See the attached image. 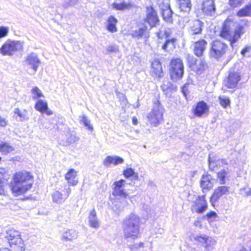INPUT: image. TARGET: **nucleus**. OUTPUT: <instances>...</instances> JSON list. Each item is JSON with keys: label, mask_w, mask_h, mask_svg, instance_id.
<instances>
[{"label": "nucleus", "mask_w": 251, "mask_h": 251, "mask_svg": "<svg viewBox=\"0 0 251 251\" xmlns=\"http://www.w3.org/2000/svg\"><path fill=\"white\" fill-rule=\"evenodd\" d=\"M70 185L67 184H64V188L62 190L63 192V195L66 199H67V198L69 197L72 191L71 188L70 187Z\"/></svg>", "instance_id": "8fccbe9b"}, {"label": "nucleus", "mask_w": 251, "mask_h": 251, "mask_svg": "<svg viewBox=\"0 0 251 251\" xmlns=\"http://www.w3.org/2000/svg\"><path fill=\"white\" fill-rule=\"evenodd\" d=\"M238 17H251V2L240 9L237 13Z\"/></svg>", "instance_id": "f704fd0d"}, {"label": "nucleus", "mask_w": 251, "mask_h": 251, "mask_svg": "<svg viewBox=\"0 0 251 251\" xmlns=\"http://www.w3.org/2000/svg\"><path fill=\"white\" fill-rule=\"evenodd\" d=\"M196 205L193 207L194 210L198 213H202L207 208V203L205 196H199L195 201Z\"/></svg>", "instance_id": "aec40b11"}, {"label": "nucleus", "mask_w": 251, "mask_h": 251, "mask_svg": "<svg viewBox=\"0 0 251 251\" xmlns=\"http://www.w3.org/2000/svg\"><path fill=\"white\" fill-rule=\"evenodd\" d=\"M214 182L215 179L210 175L207 173L203 174L200 182L201 187L202 191H204V190H209L211 189L213 186Z\"/></svg>", "instance_id": "2eb2a0df"}, {"label": "nucleus", "mask_w": 251, "mask_h": 251, "mask_svg": "<svg viewBox=\"0 0 251 251\" xmlns=\"http://www.w3.org/2000/svg\"><path fill=\"white\" fill-rule=\"evenodd\" d=\"M229 187L226 186L218 187L215 189L213 195L211 197L210 201L213 205L217 202L223 195L226 194L229 192Z\"/></svg>", "instance_id": "4468645a"}, {"label": "nucleus", "mask_w": 251, "mask_h": 251, "mask_svg": "<svg viewBox=\"0 0 251 251\" xmlns=\"http://www.w3.org/2000/svg\"><path fill=\"white\" fill-rule=\"evenodd\" d=\"M127 204V201L126 199L120 198L116 199L113 202L112 207V210L116 214H119L122 212L125 207Z\"/></svg>", "instance_id": "4be33fe9"}, {"label": "nucleus", "mask_w": 251, "mask_h": 251, "mask_svg": "<svg viewBox=\"0 0 251 251\" xmlns=\"http://www.w3.org/2000/svg\"><path fill=\"white\" fill-rule=\"evenodd\" d=\"M79 140V138L75 133H68L67 135V142L69 144H73Z\"/></svg>", "instance_id": "c03bdc74"}, {"label": "nucleus", "mask_w": 251, "mask_h": 251, "mask_svg": "<svg viewBox=\"0 0 251 251\" xmlns=\"http://www.w3.org/2000/svg\"><path fill=\"white\" fill-rule=\"evenodd\" d=\"M8 124V121L0 115V126L5 127Z\"/></svg>", "instance_id": "864d4df0"}, {"label": "nucleus", "mask_w": 251, "mask_h": 251, "mask_svg": "<svg viewBox=\"0 0 251 251\" xmlns=\"http://www.w3.org/2000/svg\"><path fill=\"white\" fill-rule=\"evenodd\" d=\"M32 97L34 100L43 97L44 95L42 91L37 87H34L31 89Z\"/></svg>", "instance_id": "37998d69"}, {"label": "nucleus", "mask_w": 251, "mask_h": 251, "mask_svg": "<svg viewBox=\"0 0 251 251\" xmlns=\"http://www.w3.org/2000/svg\"><path fill=\"white\" fill-rule=\"evenodd\" d=\"M240 194L243 197L251 196V188L244 187L240 189Z\"/></svg>", "instance_id": "3c124183"}, {"label": "nucleus", "mask_w": 251, "mask_h": 251, "mask_svg": "<svg viewBox=\"0 0 251 251\" xmlns=\"http://www.w3.org/2000/svg\"><path fill=\"white\" fill-rule=\"evenodd\" d=\"M171 34V30L168 29L164 31V35L165 36L166 38H168Z\"/></svg>", "instance_id": "bf43d9fd"}, {"label": "nucleus", "mask_w": 251, "mask_h": 251, "mask_svg": "<svg viewBox=\"0 0 251 251\" xmlns=\"http://www.w3.org/2000/svg\"><path fill=\"white\" fill-rule=\"evenodd\" d=\"M170 74L172 79L176 81L181 78L184 74L182 61L179 58L173 59L171 63Z\"/></svg>", "instance_id": "423d86ee"}, {"label": "nucleus", "mask_w": 251, "mask_h": 251, "mask_svg": "<svg viewBox=\"0 0 251 251\" xmlns=\"http://www.w3.org/2000/svg\"><path fill=\"white\" fill-rule=\"evenodd\" d=\"M176 41L175 38L167 39L164 44L162 46V49L164 50L168 49H172L175 47V43Z\"/></svg>", "instance_id": "ea45409f"}, {"label": "nucleus", "mask_w": 251, "mask_h": 251, "mask_svg": "<svg viewBox=\"0 0 251 251\" xmlns=\"http://www.w3.org/2000/svg\"><path fill=\"white\" fill-rule=\"evenodd\" d=\"M33 183V176L30 173L20 171L13 176L11 190L15 196L24 195L31 188Z\"/></svg>", "instance_id": "f257e3e1"}, {"label": "nucleus", "mask_w": 251, "mask_h": 251, "mask_svg": "<svg viewBox=\"0 0 251 251\" xmlns=\"http://www.w3.org/2000/svg\"><path fill=\"white\" fill-rule=\"evenodd\" d=\"M112 5L113 7L116 10H124L131 8L134 6V4L131 2H123L120 3L115 2Z\"/></svg>", "instance_id": "72a5a7b5"}, {"label": "nucleus", "mask_w": 251, "mask_h": 251, "mask_svg": "<svg viewBox=\"0 0 251 251\" xmlns=\"http://www.w3.org/2000/svg\"><path fill=\"white\" fill-rule=\"evenodd\" d=\"M77 1L78 0H70V2L64 3L63 6L64 7H68L69 6H74L76 4Z\"/></svg>", "instance_id": "5fc2aeb1"}, {"label": "nucleus", "mask_w": 251, "mask_h": 251, "mask_svg": "<svg viewBox=\"0 0 251 251\" xmlns=\"http://www.w3.org/2000/svg\"><path fill=\"white\" fill-rule=\"evenodd\" d=\"M229 177V172L227 170L223 169L217 173V180L221 184H225Z\"/></svg>", "instance_id": "473e14b6"}, {"label": "nucleus", "mask_w": 251, "mask_h": 251, "mask_svg": "<svg viewBox=\"0 0 251 251\" xmlns=\"http://www.w3.org/2000/svg\"><path fill=\"white\" fill-rule=\"evenodd\" d=\"M207 45V42L204 39H201L196 42L194 45V53L198 57H201Z\"/></svg>", "instance_id": "f3484780"}, {"label": "nucleus", "mask_w": 251, "mask_h": 251, "mask_svg": "<svg viewBox=\"0 0 251 251\" xmlns=\"http://www.w3.org/2000/svg\"><path fill=\"white\" fill-rule=\"evenodd\" d=\"M241 79L240 73L238 72L229 71L227 78L225 80V86L228 88H235Z\"/></svg>", "instance_id": "9b49d317"}, {"label": "nucleus", "mask_w": 251, "mask_h": 251, "mask_svg": "<svg viewBox=\"0 0 251 251\" xmlns=\"http://www.w3.org/2000/svg\"><path fill=\"white\" fill-rule=\"evenodd\" d=\"M89 224L90 226L94 228H98L100 226V222L97 217L96 211L93 210L91 211L88 217Z\"/></svg>", "instance_id": "7c9ffc66"}, {"label": "nucleus", "mask_w": 251, "mask_h": 251, "mask_svg": "<svg viewBox=\"0 0 251 251\" xmlns=\"http://www.w3.org/2000/svg\"><path fill=\"white\" fill-rule=\"evenodd\" d=\"M9 31V28L7 26H0V39L7 36Z\"/></svg>", "instance_id": "de8ad7c7"}, {"label": "nucleus", "mask_w": 251, "mask_h": 251, "mask_svg": "<svg viewBox=\"0 0 251 251\" xmlns=\"http://www.w3.org/2000/svg\"><path fill=\"white\" fill-rule=\"evenodd\" d=\"M195 240L200 243L207 251H212L216 245V241L211 237L205 235L197 236Z\"/></svg>", "instance_id": "1a4fd4ad"}, {"label": "nucleus", "mask_w": 251, "mask_h": 251, "mask_svg": "<svg viewBox=\"0 0 251 251\" xmlns=\"http://www.w3.org/2000/svg\"><path fill=\"white\" fill-rule=\"evenodd\" d=\"M123 174L124 176L126 178H128L132 176L136 178L138 177L137 174L135 173L134 170L131 168H127L126 170H124Z\"/></svg>", "instance_id": "a18cd8bd"}, {"label": "nucleus", "mask_w": 251, "mask_h": 251, "mask_svg": "<svg viewBox=\"0 0 251 251\" xmlns=\"http://www.w3.org/2000/svg\"><path fill=\"white\" fill-rule=\"evenodd\" d=\"M160 7L163 19L167 22H172V15L173 12L171 9L170 5L166 3L165 5L163 4V5H160Z\"/></svg>", "instance_id": "a878e982"}, {"label": "nucleus", "mask_w": 251, "mask_h": 251, "mask_svg": "<svg viewBox=\"0 0 251 251\" xmlns=\"http://www.w3.org/2000/svg\"><path fill=\"white\" fill-rule=\"evenodd\" d=\"M185 86L183 87L182 88V91L184 95H185Z\"/></svg>", "instance_id": "69168bd1"}, {"label": "nucleus", "mask_w": 251, "mask_h": 251, "mask_svg": "<svg viewBox=\"0 0 251 251\" xmlns=\"http://www.w3.org/2000/svg\"><path fill=\"white\" fill-rule=\"evenodd\" d=\"M209 169L211 170H215L216 168L223 167L226 165V161L225 159H220L212 153H210L208 158Z\"/></svg>", "instance_id": "ddd939ff"}, {"label": "nucleus", "mask_w": 251, "mask_h": 251, "mask_svg": "<svg viewBox=\"0 0 251 251\" xmlns=\"http://www.w3.org/2000/svg\"><path fill=\"white\" fill-rule=\"evenodd\" d=\"M14 113L20 118V121L28 120L29 119L27 116V111L25 109L21 111L19 108H16L14 109Z\"/></svg>", "instance_id": "e433bc0d"}, {"label": "nucleus", "mask_w": 251, "mask_h": 251, "mask_svg": "<svg viewBox=\"0 0 251 251\" xmlns=\"http://www.w3.org/2000/svg\"><path fill=\"white\" fill-rule=\"evenodd\" d=\"M126 181L120 179L115 181L112 185V195L115 197H120V198L126 199L128 197V193L125 189Z\"/></svg>", "instance_id": "6e6552de"}, {"label": "nucleus", "mask_w": 251, "mask_h": 251, "mask_svg": "<svg viewBox=\"0 0 251 251\" xmlns=\"http://www.w3.org/2000/svg\"><path fill=\"white\" fill-rule=\"evenodd\" d=\"M6 238L10 247L15 251H23L25 247L20 232L13 229L8 230L6 232Z\"/></svg>", "instance_id": "20e7f679"}, {"label": "nucleus", "mask_w": 251, "mask_h": 251, "mask_svg": "<svg viewBox=\"0 0 251 251\" xmlns=\"http://www.w3.org/2000/svg\"><path fill=\"white\" fill-rule=\"evenodd\" d=\"M227 49V45L219 41H213L210 50V55L215 59H218L223 56Z\"/></svg>", "instance_id": "0eeeda50"}, {"label": "nucleus", "mask_w": 251, "mask_h": 251, "mask_svg": "<svg viewBox=\"0 0 251 251\" xmlns=\"http://www.w3.org/2000/svg\"><path fill=\"white\" fill-rule=\"evenodd\" d=\"M35 107L37 111L41 113L45 112L48 108L47 103L42 100H38L35 104Z\"/></svg>", "instance_id": "58836bf2"}, {"label": "nucleus", "mask_w": 251, "mask_h": 251, "mask_svg": "<svg viewBox=\"0 0 251 251\" xmlns=\"http://www.w3.org/2000/svg\"><path fill=\"white\" fill-rule=\"evenodd\" d=\"M143 244L144 243H142V242H141L139 244V245H138V247H143Z\"/></svg>", "instance_id": "0e129e2a"}, {"label": "nucleus", "mask_w": 251, "mask_h": 251, "mask_svg": "<svg viewBox=\"0 0 251 251\" xmlns=\"http://www.w3.org/2000/svg\"><path fill=\"white\" fill-rule=\"evenodd\" d=\"M24 42L8 39L0 48V53L3 55L12 56L23 48Z\"/></svg>", "instance_id": "39448f33"}, {"label": "nucleus", "mask_w": 251, "mask_h": 251, "mask_svg": "<svg viewBox=\"0 0 251 251\" xmlns=\"http://www.w3.org/2000/svg\"><path fill=\"white\" fill-rule=\"evenodd\" d=\"M233 24V23L231 21L229 20H226L224 23L221 32L222 37L228 39L230 41L232 47H233L234 44L240 38L241 35L244 33V27L242 25H238L236 27L234 32H231L230 26Z\"/></svg>", "instance_id": "f03ea898"}, {"label": "nucleus", "mask_w": 251, "mask_h": 251, "mask_svg": "<svg viewBox=\"0 0 251 251\" xmlns=\"http://www.w3.org/2000/svg\"><path fill=\"white\" fill-rule=\"evenodd\" d=\"M124 159L119 156H107L103 160V164L106 167H109L111 164L116 166L123 163Z\"/></svg>", "instance_id": "b1692460"}, {"label": "nucleus", "mask_w": 251, "mask_h": 251, "mask_svg": "<svg viewBox=\"0 0 251 251\" xmlns=\"http://www.w3.org/2000/svg\"><path fill=\"white\" fill-rule=\"evenodd\" d=\"M131 35L133 37L140 39L141 38H147L148 37L147 27L145 25L139 27L138 29L132 32Z\"/></svg>", "instance_id": "c85d7f7f"}, {"label": "nucleus", "mask_w": 251, "mask_h": 251, "mask_svg": "<svg viewBox=\"0 0 251 251\" xmlns=\"http://www.w3.org/2000/svg\"><path fill=\"white\" fill-rule=\"evenodd\" d=\"M214 0H203L202 10L207 15H212L215 12Z\"/></svg>", "instance_id": "412c9836"}, {"label": "nucleus", "mask_w": 251, "mask_h": 251, "mask_svg": "<svg viewBox=\"0 0 251 251\" xmlns=\"http://www.w3.org/2000/svg\"><path fill=\"white\" fill-rule=\"evenodd\" d=\"M132 122L134 125H136L137 124V119L134 117L133 118Z\"/></svg>", "instance_id": "e2e57ef3"}, {"label": "nucleus", "mask_w": 251, "mask_h": 251, "mask_svg": "<svg viewBox=\"0 0 251 251\" xmlns=\"http://www.w3.org/2000/svg\"><path fill=\"white\" fill-rule=\"evenodd\" d=\"M108 50L109 52H116L118 50V47L115 45H110L108 47Z\"/></svg>", "instance_id": "4d7b16f0"}, {"label": "nucleus", "mask_w": 251, "mask_h": 251, "mask_svg": "<svg viewBox=\"0 0 251 251\" xmlns=\"http://www.w3.org/2000/svg\"><path fill=\"white\" fill-rule=\"evenodd\" d=\"M117 20L113 16H110L108 20L107 29L111 32H115L117 31L116 24Z\"/></svg>", "instance_id": "4c0bfd02"}, {"label": "nucleus", "mask_w": 251, "mask_h": 251, "mask_svg": "<svg viewBox=\"0 0 251 251\" xmlns=\"http://www.w3.org/2000/svg\"><path fill=\"white\" fill-rule=\"evenodd\" d=\"M125 237L126 238H131L135 239L138 238L140 234V228L127 226H123Z\"/></svg>", "instance_id": "dca6fc26"}, {"label": "nucleus", "mask_w": 251, "mask_h": 251, "mask_svg": "<svg viewBox=\"0 0 251 251\" xmlns=\"http://www.w3.org/2000/svg\"><path fill=\"white\" fill-rule=\"evenodd\" d=\"M216 216V213L215 212H211L207 214V216L209 218H211Z\"/></svg>", "instance_id": "13d9d810"}, {"label": "nucleus", "mask_w": 251, "mask_h": 251, "mask_svg": "<svg viewBox=\"0 0 251 251\" xmlns=\"http://www.w3.org/2000/svg\"><path fill=\"white\" fill-rule=\"evenodd\" d=\"M5 170L3 168H0V174H2L3 175L5 174Z\"/></svg>", "instance_id": "052dcab7"}, {"label": "nucleus", "mask_w": 251, "mask_h": 251, "mask_svg": "<svg viewBox=\"0 0 251 251\" xmlns=\"http://www.w3.org/2000/svg\"><path fill=\"white\" fill-rule=\"evenodd\" d=\"M244 0H228L229 5L232 8L237 7L240 6Z\"/></svg>", "instance_id": "09e8293b"}, {"label": "nucleus", "mask_w": 251, "mask_h": 251, "mask_svg": "<svg viewBox=\"0 0 251 251\" xmlns=\"http://www.w3.org/2000/svg\"><path fill=\"white\" fill-rule=\"evenodd\" d=\"M14 148L6 143L1 142L0 144V152L3 154H7L13 151Z\"/></svg>", "instance_id": "a19ab883"}, {"label": "nucleus", "mask_w": 251, "mask_h": 251, "mask_svg": "<svg viewBox=\"0 0 251 251\" xmlns=\"http://www.w3.org/2000/svg\"><path fill=\"white\" fill-rule=\"evenodd\" d=\"M151 73L155 77H161L163 75V71L161 64L159 60H154L151 63Z\"/></svg>", "instance_id": "bb28decb"}, {"label": "nucleus", "mask_w": 251, "mask_h": 251, "mask_svg": "<svg viewBox=\"0 0 251 251\" xmlns=\"http://www.w3.org/2000/svg\"><path fill=\"white\" fill-rule=\"evenodd\" d=\"M3 178V175L2 174H0V195H4L6 193L4 188H3V181L2 180Z\"/></svg>", "instance_id": "603ef678"}, {"label": "nucleus", "mask_w": 251, "mask_h": 251, "mask_svg": "<svg viewBox=\"0 0 251 251\" xmlns=\"http://www.w3.org/2000/svg\"><path fill=\"white\" fill-rule=\"evenodd\" d=\"M51 197L52 201L58 204L62 203L67 200L63 194L58 190L55 191L52 194Z\"/></svg>", "instance_id": "2f4dec72"}, {"label": "nucleus", "mask_w": 251, "mask_h": 251, "mask_svg": "<svg viewBox=\"0 0 251 251\" xmlns=\"http://www.w3.org/2000/svg\"><path fill=\"white\" fill-rule=\"evenodd\" d=\"M46 114L48 115H52L53 114V112L51 110H47L46 111Z\"/></svg>", "instance_id": "680f3d73"}, {"label": "nucleus", "mask_w": 251, "mask_h": 251, "mask_svg": "<svg viewBox=\"0 0 251 251\" xmlns=\"http://www.w3.org/2000/svg\"><path fill=\"white\" fill-rule=\"evenodd\" d=\"M178 8L181 12L188 13L191 8L190 0H177Z\"/></svg>", "instance_id": "c756f323"}, {"label": "nucleus", "mask_w": 251, "mask_h": 251, "mask_svg": "<svg viewBox=\"0 0 251 251\" xmlns=\"http://www.w3.org/2000/svg\"><path fill=\"white\" fill-rule=\"evenodd\" d=\"M121 95H122V97H123V100H125L126 101V98H125V95H124L123 94H122Z\"/></svg>", "instance_id": "338daca9"}, {"label": "nucleus", "mask_w": 251, "mask_h": 251, "mask_svg": "<svg viewBox=\"0 0 251 251\" xmlns=\"http://www.w3.org/2000/svg\"><path fill=\"white\" fill-rule=\"evenodd\" d=\"M209 106L204 101H201L197 103L194 110V114L198 117H201L203 115L208 113Z\"/></svg>", "instance_id": "6ab92c4d"}, {"label": "nucleus", "mask_w": 251, "mask_h": 251, "mask_svg": "<svg viewBox=\"0 0 251 251\" xmlns=\"http://www.w3.org/2000/svg\"><path fill=\"white\" fill-rule=\"evenodd\" d=\"M205 62L203 60H195V64L191 66L192 69L197 73H201L204 70Z\"/></svg>", "instance_id": "c9c22d12"}, {"label": "nucleus", "mask_w": 251, "mask_h": 251, "mask_svg": "<svg viewBox=\"0 0 251 251\" xmlns=\"http://www.w3.org/2000/svg\"><path fill=\"white\" fill-rule=\"evenodd\" d=\"M251 50V47L250 46H247L241 50V53L243 56H245L246 53L250 52Z\"/></svg>", "instance_id": "6e6d98bb"}, {"label": "nucleus", "mask_w": 251, "mask_h": 251, "mask_svg": "<svg viewBox=\"0 0 251 251\" xmlns=\"http://www.w3.org/2000/svg\"><path fill=\"white\" fill-rule=\"evenodd\" d=\"M80 121L89 130H92L93 127L90 123V120L84 115L79 116Z\"/></svg>", "instance_id": "79ce46f5"}, {"label": "nucleus", "mask_w": 251, "mask_h": 251, "mask_svg": "<svg viewBox=\"0 0 251 251\" xmlns=\"http://www.w3.org/2000/svg\"><path fill=\"white\" fill-rule=\"evenodd\" d=\"M203 24L200 20H195L191 24L189 32L192 35L201 33Z\"/></svg>", "instance_id": "cd10ccee"}, {"label": "nucleus", "mask_w": 251, "mask_h": 251, "mask_svg": "<svg viewBox=\"0 0 251 251\" xmlns=\"http://www.w3.org/2000/svg\"><path fill=\"white\" fill-rule=\"evenodd\" d=\"M140 218L136 214L131 213L123 221V226H127L140 228Z\"/></svg>", "instance_id": "a211bd4d"}, {"label": "nucleus", "mask_w": 251, "mask_h": 251, "mask_svg": "<svg viewBox=\"0 0 251 251\" xmlns=\"http://www.w3.org/2000/svg\"><path fill=\"white\" fill-rule=\"evenodd\" d=\"M220 103L224 108H226L227 106L229 105L230 100L229 99L226 97H219Z\"/></svg>", "instance_id": "49530a36"}, {"label": "nucleus", "mask_w": 251, "mask_h": 251, "mask_svg": "<svg viewBox=\"0 0 251 251\" xmlns=\"http://www.w3.org/2000/svg\"><path fill=\"white\" fill-rule=\"evenodd\" d=\"M164 109L160 102L157 100L153 103L151 110L147 115V118L151 126H157L163 119Z\"/></svg>", "instance_id": "7ed1b4c3"}, {"label": "nucleus", "mask_w": 251, "mask_h": 251, "mask_svg": "<svg viewBox=\"0 0 251 251\" xmlns=\"http://www.w3.org/2000/svg\"><path fill=\"white\" fill-rule=\"evenodd\" d=\"M78 232L74 229H67L62 233L61 240L64 241H73L77 239Z\"/></svg>", "instance_id": "5701e85b"}, {"label": "nucleus", "mask_w": 251, "mask_h": 251, "mask_svg": "<svg viewBox=\"0 0 251 251\" xmlns=\"http://www.w3.org/2000/svg\"><path fill=\"white\" fill-rule=\"evenodd\" d=\"M145 22L149 24L151 27L156 26L159 22V18L157 12L152 6L146 7V17L144 19Z\"/></svg>", "instance_id": "f8f14e48"}, {"label": "nucleus", "mask_w": 251, "mask_h": 251, "mask_svg": "<svg viewBox=\"0 0 251 251\" xmlns=\"http://www.w3.org/2000/svg\"><path fill=\"white\" fill-rule=\"evenodd\" d=\"M77 172L74 169H71L66 174L65 178L67 181L68 184L72 186L76 185L78 182V179L76 177Z\"/></svg>", "instance_id": "393cba45"}, {"label": "nucleus", "mask_w": 251, "mask_h": 251, "mask_svg": "<svg viewBox=\"0 0 251 251\" xmlns=\"http://www.w3.org/2000/svg\"><path fill=\"white\" fill-rule=\"evenodd\" d=\"M41 64L40 59L37 54L31 52L28 54L25 58V65L28 68L31 69L34 73H35Z\"/></svg>", "instance_id": "9d476101"}]
</instances>
